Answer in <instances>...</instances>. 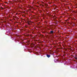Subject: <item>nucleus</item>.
<instances>
[{"label": "nucleus", "instance_id": "obj_3", "mask_svg": "<svg viewBox=\"0 0 77 77\" xmlns=\"http://www.w3.org/2000/svg\"><path fill=\"white\" fill-rule=\"evenodd\" d=\"M75 59L76 60H77V57H75Z\"/></svg>", "mask_w": 77, "mask_h": 77}, {"label": "nucleus", "instance_id": "obj_1", "mask_svg": "<svg viewBox=\"0 0 77 77\" xmlns=\"http://www.w3.org/2000/svg\"><path fill=\"white\" fill-rule=\"evenodd\" d=\"M54 32L52 31H50V32L48 33V34L50 35V34H53L54 33Z\"/></svg>", "mask_w": 77, "mask_h": 77}, {"label": "nucleus", "instance_id": "obj_2", "mask_svg": "<svg viewBox=\"0 0 77 77\" xmlns=\"http://www.w3.org/2000/svg\"><path fill=\"white\" fill-rule=\"evenodd\" d=\"M46 56H47L48 57H50L51 56H50V55H48V54H47Z\"/></svg>", "mask_w": 77, "mask_h": 77}]
</instances>
